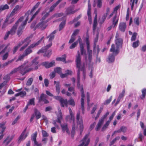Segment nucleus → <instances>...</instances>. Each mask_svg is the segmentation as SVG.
Segmentation results:
<instances>
[{
  "mask_svg": "<svg viewBox=\"0 0 146 146\" xmlns=\"http://www.w3.org/2000/svg\"><path fill=\"white\" fill-rule=\"evenodd\" d=\"M47 96L44 94H42L40 96V98H39V101H43L44 100L46 99Z\"/></svg>",
  "mask_w": 146,
  "mask_h": 146,
  "instance_id": "obj_41",
  "label": "nucleus"
},
{
  "mask_svg": "<svg viewBox=\"0 0 146 146\" xmlns=\"http://www.w3.org/2000/svg\"><path fill=\"white\" fill-rule=\"evenodd\" d=\"M122 39L119 38L118 33H116L115 36V46L119 48L121 47L122 46Z\"/></svg>",
  "mask_w": 146,
  "mask_h": 146,
  "instance_id": "obj_12",
  "label": "nucleus"
},
{
  "mask_svg": "<svg viewBox=\"0 0 146 146\" xmlns=\"http://www.w3.org/2000/svg\"><path fill=\"white\" fill-rule=\"evenodd\" d=\"M80 113L79 111L78 112L76 115V119L78 125H79L80 130L83 131V125L82 117L80 116Z\"/></svg>",
  "mask_w": 146,
  "mask_h": 146,
  "instance_id": "obj_9",
  "label": "nucleus"
},
{
  "mask_svg": "<svg viewBox=\"0 0 146 146\" xmlns=\"http://www.w3.org/2000/svg\"><path fill=\"white\" fill-rule=\"evenodd\" d=\"M57 119L56 120H54L52 123L57 128L59 127L58 125L57 124L56 122H58L60 124L61 123V120L62 119V112L60 108L58 109V113H56Z\"/></svg>",
  "mask_w": 146,
  "mask_h": 146,
  "instance_id": "obj_8",
  "label": "nucleus"
},
{
  "mask_svg": "<svg viewBox=\"0 0 146 146\" xmlns=\"http://www.w3.org/2000/svg\"><path fill=\"white\" fill-rule=\"evenodd\" d=\"M60 102L61 107H64V106H65L66 107H67L68 102L67 99H66L64 100L62 98Z\"/></svg>",
  "mask_w": 146,
  "mask_h": 146,
  "instance_id": "obj_26",
  "label": "nucleus"
},
{
  "mask_svg": "<svg viewBox=\"0 0 146 146\" xmlns=\"http://www.w3.org/2000/svg\"><path fill=\"white\" fill-rule=\"evenodd\" d=\"M13 16H11V14L9 16L7 17L6 19L8 20V24H10L12 23L14 21V18L13 17Z\"/></svg>",
  "mask_w": 146,
  "mask_h": 146,
  "instance_id": "obj_31",
  "label": "nucleus"
},
{
  "mask_svg": "<svg viewBox=\"0 0 146 146\" xmlns=\"http://www.w3.org/2000/svg\"><path fill=\"white\" fill-rule=\"evenodd\" d=\"M130 5L131 6V9L132 10L135 4H137V0H130Z\"/></svg>",
  "mask_w": 146,
  "mask_h": 146,
  "instance_id": "obj_42",
  "label": "nucleus"
},
{
  "mask_svg": "<svg viewBox=\"0 0 146 146\" xmlns=\"http://www.w3.org/2000/svg\"><path fill=\"white\" fill-rule=\"evenodd\" d=\"M49 15V12L46 13L45 15L43 16L40 21H44L45 19L47 18Z\"/></svg>",
  "mask_w": 146,
  "mask_h": 146,
  "instance_id": "obj_64",
  "label": "nucleus"
},
{
  "mask_svg": "<svg viewBox=\"0 0 146 146\" xmlns=\"http://www.w3.org/2000/svg\"><path fill=\"white\" fill-rule=\"evenodd\" d=\"M139 44V40H137L133 43V46L134 48L137 47Z\"/></svg>",
  "mask_w": 146,
  "mask_h": 146,
  "instance_id": "obj_63",
  "label": "nucleus"
},
{
  "mask_svg": "<svg viewBox=\"0 0 146 146\" xmlns=\"http://www.w3.org/2000/svg\"><path fill=\"white\" fill-rule=\"evenodd\" d=\"M8 20L7 19H5V21L4 22L3 25H2L1 28L2 29H5L6 27L8 25Z\"/></svg>",
  "mask_w": 146,
  "mask_h": 146,
  "instance_id": "obj_45",
  "label": "nucleus"
},
{
  "mask_svg": "<svg viewBox=\"0 0 146 146\" xmlns=\"http://www.w3.org/2000/svg\"><path fill=\"white\" fill-rule=\"evenodd\" d=\"M9 9V7L7 4L5 5H1L0 6V13L1 12L6 9Z\"/></svg>",
  "mask_w": 146,
  "mask_h": 146,
  "instance_id": "obj_27",
  "label": "nucleus"
},
{
  "mask_svg": "<svg viewBox=\"0 0 146 146\" xmlns=\"http://www.w3.org/2000/svg\"><path fill=\"white\" fill-rule=\"evenodd\" d=\"M55 62L54 61H52L50 62L49 63L47 62H45L42 63V65L45 66L46 68H48L54 66Z\"/></svg>",
  "mask_w": 146,
  "mask_h": 146,
  "instance_id": "obj_19",
  "label": "nucleus"
},
{
  "mask_svg": "<svg viewBox=\"0 0 146 146\" xmlns=\"http://www.w3.org/2000/svg\"><path fill=\"white\" fill-rule=\"evenodd\" d=\"M35 113L36 116V118L37 119H38L41 117L40 113L36 109L35 110Z\"/></svg>",
  "mask_w": 146,
  "mask_h": 146,
  "instance_id": "obj_33",
  "label": "nucleus"
},
{
  "mask_svg": "<svg viewBox=\"0 0 146 146\" xmlns=\"http://www.w3.org/2000/svg\"><path fill=\"white\" fill-rule=\"evenodd\" d=\"M31 66V64H29L28 61H25L23 65L14 69L11 72L10 74H13L18 72L22 76H23L27 73L33 71V68H29Z\"/></svg>",
  "mask_w": 146,
  "mask_h": 146,
  "instance_id": "obj_3",
  "label": "nucleus"
},
{
  "mask_svg": "<svg viewBox=\"0 0 146 146\" xmlns=\"http://www.w3.org/2000/svg\"><path fill=\"white\" fill-rule=\"evenodd\" d=\"M50 19H48L45 21H40L41 22L37 24L35 27V28H39L41 30H43L45 29L47 26V25L46 23Z\"/></svg>",
  "mask_w": 146,
  "mask_h": 146,
  "instance_id": "obj_11",
  "label": "nucleus"
},
{
  "mask_svg": "<svg viewBox=\"0 0 146 146\" xmlns=\"http://www.w3.org/2000/svg\"><path fill=\"white\" fill-rule=\"evenodd\" d=\"M48 48L47 49H46V50L45 51H44L43 52H40L39 53H38V52H37V53L38 54H39L40 53H43L44 52H45V53L44 54V56H46L47 57H49L51 55V50H49L48 51H47V50L48 49Z\"/></svg>",
  "mask_w": 146,
  "mask_h": 146,
  "instance_id": "obj_32",
  "label": "nucleus"
},
{
  "mask_svg": "<svg viewBox=\"0 0 146 146\" xmlns=\"http://www.w3.org/2000/svg\"><path fill=\"white\" fill-rule=\"evenodd\" d=\"M99 33H97L96 35V37L95 38L94 40V51L95 52H97V54L99 53L100 49L99 48L98 46L97 45L96 43L98 42V40ZM98 56V54H97V57Z\"/></svg>",
  "mask_w": 146,
  "mask_h": 146,
  "instance_id": "obj_13",
  "label": "nucleus"
},
{
  "mask_svg": "<svg viewBox=\"0 0 146 146\" xmlns=\"http://www.w3.org/2000/svg\"><path fill=\"white\" fill-rule=\"evenodd\" d=\"M115 111H114L109 117V120L107 121H109V123H110V122L113 119L114 116L115 115Z\"/></svg>",
  "mask_w": 146,
  "mask_h": 146,
  "instance_id": "obj_59",
  "label": "nucleus"
},
{
  "mask_svg": "<svg viewBox=\"0 0 146 146\" xmlns=\"http://www.w3.org/2000/svg\"><path fill=\"white\" fill-rule=\"evenodd\" d=\"M86 61L89 68H93L94 63L92 61V51H88V55L86 54L85 56Z\"/></svg>",
  "mask_w": 146,
  "mask_h": 146,
  "instance_id": "obj_6",
  "label": "nucleus"
},
{
  "mask_svg": "<svg viewBox=\"0 0 146 146\" xmlns=\"http://www.w3.org/2000/svg\"><path fill=\"white\" fill-rule=\"evenodd\" d=\"M14 137V135H12L11 136H8L6 139L3 141V143H5L6 145H7L13 139Z\"/></svg>",
  "mask_w": 146,
  "mask_h": 146,
  "instance_id": "obj_21",
  "label": "nucleus"
},
{
  "mask_svg": "<svg viewBox=\"0 0 146 146\" xmlns=\"http://www.w3.org/2000/svg\"><path fill=\"white\" fill-rule=\"evenodd\" d=\"M127 130V128L125 126H121L119 129L118 130V133H120L121 132L125 133L126 132Z\"/></svg>",
  "mask_w": 146,
  "mask_h": 146,
  "instance_id": "obj_29",
  "label": "nucleus"
},
{
  "mask_svg": "<svg viewBox=\"0 0 146 146\" xmlns=\"http://www.w3.org/2000/svg\"><path fill=\"white\" fill-rule=\"evenodd\" d=\"M44 38V36L42 37L39 40L38 42L35 43H34L30 45L27 48L25 51L23 53L26 56L28 54L31 53L32 51L31 48H33L35 47L38 45L39 43L41 42L43 39Z\"/></svg>",
  "mask_w": 146,
  "mask_h": 146,
  "instance_id": "obj_7",
  "label": "nucleus"
},
{
  "mask_svg": "<svg viewBox=\"0 0 146 146\" xmlns=\"http://www.w3.org/2000/svg\"><path fill=\"white\" fill-rule=\"evenodd\" d=\"M114 59L115 58L114 56L113 55H111L109 56L107 61L108 62L110 63L113 62Z\"/></svg>",
  "mask_w": 146,
  "mask_h": 146,
  "instance_id": "obj_35",
  "label": "nucleus"
},
{
  "mask_svg": "<svg viewBox=\"0 0 146 146\" xmlns=\"http://www.w3.org/2000/svg\"><path fill=\"white\" fill-rule=\"evenodd\" d=\"M54 84L56 85V92L59 94L60 93V83L59 82H56L54 81Z\"/></svg>",
  "mask_w": 146,
  "mask_h": 146,
  "instance_id": "obj_28",
  "label": "nucleus"
},
{
  "mask_svg": "<svg viewBox=\"0 0 146 146\" xmlns=\"http://www.w3.org/2000/svg\"><path fill=\"white\" fill-rule=\"evenodd\" d=\"M29 12L27 13H26L24 17H20L12 27L10 30L6 32L4 38L5 40H7L8 38L9 35L13 36L15 34L19 23L21 22L24 19V18L26 17L25 20L19 26L17 33V34L19 36H21L22 33V30L26 24L28 20L29 17Z\"/></svg>",
  "mask_w": 146,
  "mask_h": 146,
  "instance_id": "obj_1",
  "label": "nucleus"
},
{
  "mask_svg": "<svg viewBox=\"0 0 146 146\" xmlns=\"http://www.w3.org/2000/svg\"><path fill=\"white\" fill-rule=\"evenodd\" d=\"M107 14H105L102 16L101 20L99 22V23L100 25L102 24L104 22L107 17Z\"/></svg>",
  "mask_w": 146,
  "mask_h": 146,
  "instance_id": "obj_44",
  "label": "nucleus"
},
{
  "mask_svg": "<svg viewBox=\"0 0 146 146\" xmlns=\"http://www.w3.org/2000/svg\"><path fill=\"white\" fill-rule=\"evenodd\" d=\"M120 48L113 44L111 45L110 51L112 52V54L115 56L116 55L119 53V49Z\"/></svg>",
  "mask_w": 146,
  "mask_h": 146,
  "instance_id": "obj_14",
  "label": "nucleus"
},
{
  "mask_svg": "<svg viewBox=\"0 0 146 146\" xmlns=\"http://www.w3.org/2000/svg\"><path fill=\"white\" fill-rule=\"evenodd\" d=\"M120 139V137L119 136H118L116 137L115 139H114L110 143V145H112L114 144L116 141L119 140Z\"/></svg>",
  "mask_w": 146,
  "mask_h": 146,
  "instance_id": "obj_48",
  "label": "nucleus"
},
{
  "mask_svg": "<svg viewBox=\"0 0 146 146\" xmlns=\"http://www.w3.org/2000/svg\"><path fill=\"white\" fill-rule=\"evenodd\" d=\"M35 105V98H33L30 99L28 102L27 105Z\"/></svg>",
  "mask_w": 146,
  "mask_h": 146,
  "instance_id": "obj_53",
  "label": "nucleus"
},
{
  "mask_svg": "<svg viewBox=\"0 0 146 146\" xmlns=\"http://www.w3.org/2000/svg\"><path fill=\"white\" fill-rule=\"evenodd\" d=\"M126 28V23H121L119 25V29L122 32H124Z\"/></svg>",
  "mask_w": 146,
  "mask_h": 146,
  "instance_id": "obj_23",
  "label": "nucleus"
},
{
  "mask_svg": "<svg viewBox=\"0 0 146 146\" xmlns=\"http://www.w3.org/2000/svg\"><path fill=\"white\" fill-rule=\"evenodd\" d=\"M54 71L55 72H57L59 74H61L62 72L61 68L59 67L55 68Z\"/></svg>",
  "mask_w": 146,
  "mask_h": 146,
  "instance_id": "obj_62",
  "label": "nucleus"
},
{
  "mask_svg": "<svg viewBox=\"0 0 146 146\" xmlns=\"http://www.w3.org/2000/svg\"><path fill=\"white\" fill-rule=\"evenodd\" d=\"M25 56H26L24 53L22 55H20L19 56L18 58L16 60V62H17L19 61H21L23 60L24 57Z\"/></svg>",
  "mask_w": 146,
  "mask_h": 146,
  "instance_id": "obj_46",
  "label": "nucleus"
},
{
  "mask_svg": "<svg viewBox=\"0 0 146 146\" xmlns=\"http://www.w3.org/2000/svg\"><path fill=\"white\" fill-rule=\"evenodd\" d=\"M68 102L70 105L73 107H74L75 106V103L74 100L72 97H70Z\"/></svg>",
  "mask_w": 146,
  "mask_h": 146,
  "instance_id": "obj_36",
  "label": "nucleus"
},
{
  "mask_svg": "<svg viewBox=\"0 0 146 146\" xmlns=\"http://www.w3.org/2000/svg\"><path fill=\"white\" fill-rule=\"evenodd\" d=\"M41 9L39 8L38 10L36 12V13L32 16L31 18L29 21V23L31 22V21L35 17V16L38 14L39 12Z\"/></svg>",
  "mask_w": 146,
  "mask_h": 146,
  "instance_id": "obj_43",
  "label": "nucleus"
},
{
  "mask_svg": "<svg viewBox=\"0 0 146 146\" xmlns=\"http://www.w3.org/2000/svg\"><path fill=\"white\" fill-rule=\"evenodd\" d=\"M60 125L62 130L64 132L66 131L67 133L68 134H70V133L68 127L67 123H65L63 124H61Z\"/></svg>",
  "mask_w": 146,
  "mask_h": 146,
  "instance_id": "obj_22",
  "label": "nucleus"
},
{
  "mask_svg": "<svg viewBox=\"0 0 146 146\" xmlns=\"http://www.w3.org/2000/svg\"><path fill=\"white\" fill-rule=\"evenodd\" d=\"M78 42H79V41L78 40L76 42H75L71 45L70 46V48L71 49H72L75 48L77 45Z\"/></svg>",
  "mask_w": 146,
  "mask_h": 146,
  "instance_id": "obj_50",
  "label": "nucleus"
},
{
  "mask_svg": "<svg viewBox=\"0 0 146 146\" xmlns=\"http://www.w3.org/2000/svg\"><path fill=\"white\" fill-rule=\"evenodd\" d=\"M37 135V133L36 132H35L31 136V140L32 141H34V143L37 142L36 140V137Z\"/></svg>",
  "mask_w": 146,
  "mask_h": 146,
  "instance_id": "obj_34",
  "label": "nucleus"
},
{
  "mask_svg": "<svg viewBox=\"0 0 146 146\" xmlns=\"http://www.w3.org/2000/svg\"><path fill=\"white\" fill-rule=\"evenodd\" d=\"M56 31L55 30L52 32L49 36H48L46 38H49L48 41L49 44L46 46L42 48L40 50L38 51V53L40 52H43L45 51L46 49L50 48L52 45V40H53L54 37V35L56 33Z\"/></svg>",
  "mask_w": 146,
  "mask_h": 146,
  "instance_id": "obj_5",
  "label": "nucleus"
},
{
  "mask_svg": "<svg viewBox=\"0 0 146 146\" xmlns=\"http://www.w3.org/2000/svg\"><path fill=\"white\" fill-rule=\"evenodd\" d=\"M89 133L86 134L82 140V143L79 146H88L90 142V139L89 137Z\"/></svg>",
  "mask_w": 146,
  "mask_h": 146,
  "instance_id": "obj_10",
  "label": "nucleus"
},
{
  "mask_svg": "<svg viewBox=\"0 0 146 146\" xmlns=\"http://www.w3.org/2000/svg\"><path fill=\"white\" fill-rule=\"evenodd\" d=\"M110 112L109 111H107L105 114L103 116H102L100 119L103 120L104 121V120L105 118H106L108 115L109 114Z\"/></svg>",
  "mask_w": 146,
  "mask_h": 146,
  "instance_id": "obj_61",
  "label": "nucleus"
},
{
  "mask_svg": "<svg viewBox=\"0 0 146 146\" xmlns=\"http://www.w3.org/2000/svg\"><path fill=\"white\" fill-rule=\"evenodd\" d=\"M23 7V5H17L15 8L13 9L12 12L11 13V16H13L16 14L18 11L20 10Z\"/></svg>",
  "mask_w": 146,
  "mask_h": 146,
  "instance_id": "obj_18",
  "label": "nucleus"
},
{
  "mask_svg": "<svg viewBox=\"0 0 146 146\" xmlns=\"http://www.w3.org/2000/svg\"><path fill=\"white\" fill-rule=\"evenodd\" d=\"M12 74H10V73L8 74L7 75L5 76L3 78V79L5 80L4 82H6V83L9 80L10 78V75Z\"/></svg>",
  "mask_w": 146,
  "mask_h": 146,
  "instance_id": "obj_40",
  "label": "nucleus"
},
{
  "mask_svg": "<svg viewBox=\"0 0 146 146\" xmlns=\"http://www.w3.org/2000/svg\"><path fill=\"white\" fill-rule=\"evenodd\" d=\"M117 15L116 14L113 19L112 23L113 25H114V27L117 24L118 22V19L117 18Z\"/></svg>",
  "mask_w": 146,
  "mask_h": 146,
  "instance_id": "obj_30",
  "label": "nucleus"
},
{
  "mask_svg": "<svg viewBox=\"0 0 146 146\" xmlns=\"http://www.w3.org/2000/svg\"><path fill=\"white\" fill-rule=\"evenodd\" d=\"M68 109L69 111L71 117V119L72 120L73 122H74V114L70 108H69Z\"/></svg>",
  "mask_w": 146,
  "mask_h": 146,
  "instance_id": "obj_39",
  "label": "nucleus"
},
{
  "mask_svg": "<svg viewBox=\"0 0 146 146\" xmlns=\"http://www.w3.org/2000/svg\"><path fill=\"white\" fill-rule=\"evenodd\" d=\"M104 122V121H103V120H102L100 119L99 120L95 129V130L96 131H98L100 129L103 123Z\"/></svg>",
  "mask_w": 146,
  "mask_h": 146,
  "instance_id": "obj_24",
  "label": "nucleus"
},
{
  "mask_svg": "<svg viewBox=\"0 0 146 146\" xmlns=\"http://www.w3.org/2000/svg\"><path fill=\"white\" fill-rule=\"evenodd\" d=\"M15 59V58H14V59H12L9 61H8L6 62L3 64V66H6L9 64H10L11 63H12L13 62Z\"/></svg>",
  "mask_w": 146,
  "mask_h": 146,
  "instance_id": "obj_56",
  "label": "nucleus"
},
{
  "mask_svg": "<svg viewBox=\"0 0 146 146\" xmlns=\"http://www.w3.org/2000/svg\"><path fill=\"white\" fill-rule=\"evenodd\" d=\"M97 18H94V23L93 24V30L94 33L95 31L97 26Z\"/></svg>",
  "mask_w": 146,
  "mask_h": 146,
  "instance_id": "obj_37",
  "label": "nucleus"
},
{
  "mask_svg": "<svg viewBox=\"0 0 146 146\" xmlns=\"http://www.w3.org/2000/svg\"><path fill=\"white\" fill-rule=\"evenodd\" d=\"M76 64L77 67L78 68L77 72V79L78 81L77 86L78 88L80 90L81 93V109L82 113L83 114L84 113V97L85 95L84 94L83 90V85H80V70H82V68H80L81 63V58L80 54L79 51H78V55L76 56Z\"/></svg>",
  "mask_w": 146,
  "mask_h": 146,
  "instance_id": "obj_2",
  "label": "nucleus"
},
{
  "mask_svg": "<svg viewBox=\"0 0 146 146\" xmlns=\"http://www.w3.org/2000/svg\"><path fill=\"white\" fill-rule=\"evenodd\" d=\"M63 15V13H56L54 14L53 16H52L51 17L50 19V20L51 19L53 18L54 17H58L62 16Z\"/></svg>",
  "mask_w": 146,
  "mask_h": 146,
  "instance_id": "obj_55",
  "label": "nucleus"
},
{
  "mask_svg": "<svg viewBox=\"0 0 146 146\" xmlns=\"http://www.w3.org/2000/svg\"><path fill=\"white\" fill-rule=\"evenodd\" d=\"M102 0H94L93 6L94 7L97 5L98 8H100L102 7Z\"/></svg>",
  "mask_w": 146,
  "mask_h": 146,
  "instance_id": "obj_20",
  "label": "nucleus"
},
{
  "mask_svg": "<svg viewBox=\"0 0 146 146\" xmlns=\"http://www.w3.org/2000/svg\"><path fill=\"white\" fill-rule=\"evenodd\" d=\"M33 78H29L27 80V83L26 85L28 86H30L31 85L33 82Z\"/></svg>",
  "mask_w": 146,
  "mask_h": 146,
  "instance_id": "obj_51",
  "label": "nucleus"
},
{
  "mask_svg": "<svg viewBox=\"0 0 146 146\" xmlns=\"http://www.w3.org/2000/svg\"><path fill=\"white\" fill-rule=\"evenodd\" d=\"M78 40L79 41L80 44L81 54L82 55L84 54L85 56L86 54V51L84 49V45L82 42V39L80 36H78Z\"/></svg>",
  "mask_w": 146,
  "mask_h": 146,
  "instance_id": "obj_15",
  "label": "nucleus"
},
{
  "mask_svg": "<svg viewBox=\"0 0 146 146\" xmlns=\"http://www.w3.org/2000/svg\"><path fill=\"white\" fill-rule=\"evenodd\" d=\"M109 124V121H106L102 128V131H104L107 128Z\"/></svg>",
  "mask_w": 146,
  "mask_h": 146,
  "instance_id": "obj_54",
  "label": "nucleus"
},
{
  "mask_svg": "<svg viewBox=\"0 0 146 146\" xmlns=\"http://www.w3.org/2000/svg\"><path fill=\"white\" fill-rule=\"evenodd\" d=\"M40 2H38L36 3V4L33 7V9H31V11H28L27 13H27L29 12V17H31V16L32 15L31 14V13L37 8L38 7L39 5L40 4Z\"/></svg>",
  "mask_w": 146,
  "mask_h": 146,
  "instance_id": "obj_25",
  "label": "nucleus"
},
{
  "mask_svg": "<svg viewBox=\"0 0 146 146\" xmlns=\"http://www.w3.org/2000/svg\"><path fill=\"white\" fill-rule=\"evenodd\" d=\"M137 35V33H134L131 37V41H133L135 40L136 38V36Z\"/></svg>",
  "mask_w": 146,
  "mask_h": 146,
  "instance_id": "obj_60",
  "label": "nucleus"
},
{
  "mask_svg": "<svg viewBox=\"0 0 146 146\" xmlns=\"http://www.w3.org/2000/svg\"><path fill=\"white\" fill-rule=\"evenodd\" d=\"M86 43L87 46V51H92L91 50H90L89 49V36L88 35V37L86 38Z\"/></svg>",
  "mask_w": 146,
  "mask_h": 146,
  "instance_id": "obj_47",
  "label": "nucleus"
},
{
  "mask_svg": "<svg viewBox=\"0 0 146 146\" xmlns=\"http://www.w3.org/2000/svg\"><path fill=\"white\" fill-rule=\"evenodd\" d=\"M65 24V21H63L60 25L59 26V31H61L64 27Z\"/></svg>",
  "mask_w": 146,
  "mask_h": 146,
  "instance_id": "obj_49",
  "label": "nucleus"
},
{
  "mask_svg": "<svg viewBox=\"0 0 146 146\" xmlns=\"http://www.w3.org/2000/svg\"><path fill=\"white\" fill-rule=\"evenodd\" d=\"M88 8L87 11V15L88 16V19L90 23H92V17L91 15L90 11L91 9V5L90 4V0H89L88 1Z\"/></svg>",
  "mask_w": 146,
  "mask_h": 146,
  "instance_id": "obj_17",
  "label": "nucleus"
},
{
  "mask_svg": "<svg viewBox=\"0 0 146 146\" xmlns=\"http://www.w3.org/2000/svg\"><path fill=\"white\" fill-rule=\"evenodd\" d=\"M66 55L64 54L62 56V57H58L56 58V60L58 61H65L66 60Z\"/></svg>",
  "mask_w": 146,
  "mask_h": 146,
  "instance_id": "obj_38",
  "label": "nucleus"
},
{
  "mask_svg": "<svg viewBox=\"0 0 146 146\" xmlns=\"http://www.w3.org/2000/svg\"><path fill=\"white\" fill-rule=\"evenodd\" d=\"M139 18L138 17H135L134 20V23L137 26L139 25Z\"/></svg>",
  "mask_w": 146,
  "mask_h": 146,
  "instance_id": "obj_52",
  "label": "nucleus"
},
{
  "mask_svg": "<svg viewBox=\"0 0 146 146\" xmlns=\"http://www.w3.org/2000/svg\"><path fill=\"white\" fill-rule=\"evenodd\" d=\"M18 1V0H7V3L8 4H15Z\"/></svg>",
  "mask_w": 146,
  "mask_h": 146,
  "instance_id": "obj_58",
  "label": "nucleus"
},
{
  "mask_svg": "<svg viewBox=\"0 0 146 146\" xmlns=\"http://www.w3.org/2000/svg\"><path fill=\"white\" fill-rule=\"evenodd\" d=\"M31 40L29 38H27L24 40L20 42L17 46H16L14 48L13 50V54H15L17 51L18 48L22 45L24 44V45L20 49V51L23 50L29 44Z\"/></svg>",
  "mask_w": 146,
  "mask_h": 146,
  "instance_id": "obj_4",
  "label": "nucleus"
},
{
  "mask_svg": "<svg viewBox=\"0 0 146 146\" xmlns=\"http://www.w3.org/2000/svg\"><path fill=\"white\" fill-rule=\"evenodd\" d=\"M26 128H25L24 131L22 132L18 139V141L20 142L24 140L27 136L29 133L26 132Z\"/></svg>",
  "mask_w": 146,
  "mask_h": 146,
  "instance_id": "obj_16",
  "label": "nucleus"
},
{
  "mask_svg": "<svg viewBox=\"0 0 146 146\" xmlns=\"http://www.w3.org/2000/svg\"><path fill=\"white\" fill-rule=\"evenodd\" d=\"M125 92V89H124L123 90L122 92L120 93V94H119L118 98H119L120 99H121V98H122L124 96Z\"/></svg>",
  "mask_w": 146,
  "mask_h": 146,
  "instance_id": "obj_57",
  "label": "nucleus"
}]
</instances>
